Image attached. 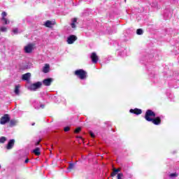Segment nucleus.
<instances>
[{
    "label": "nucleus",
    "instance_id": "423d86ee",
    "mask_svg": "<svg viewBox=\"0 0 179 179\" xmlns=\"http://www.w3.org/2000/svg\"><path fill=\"white\" fill-rule=\"evenodd\" d=\"M78 40V37L75 35H71L67 38V44H73Z\"/></svg>",
    "mask_w": 179,
    "mask_h": 179
},
{
    "label": "nucleus",
    "instance_id": "4468645a",
    "mask_svg": "<svg viewBox=\"0 0 179 179\" xmlns=\"http://www.w3.org/2000/svg\"><path fill=\"white\" fill-rule=\"evenodd\" d=\"M130 113H133L134 114H136L137 115H139V114H142V110L138 109V108H136L134 110L131 109Z\"/></svg>",
    "mask_w": 179,
    "mask_h": 179
},
{
    "label": "nucleus",
    "instance_id": "cd10ccee",
    "mask_svg": "<svg viewBox=\"0 0 179 179\" xmlns=\"http://www.w3.org/2000/svg\"><path fill=\"white\" fill-rule=\"evenodd\" d=\"M123 176L124 175L122 173H118L117 174V179H122Z\"/></svg>",
    "mask_w": 179,
    "mask_h": 179
},
{
    "label": "nucleus",
    "instance_id": "9b49d317",
    "mask_svg": "<svg viewBox=\"0 0 179 179\" xmlns=\"http://www.w3.org/2000/svg\"><path fill=\"white\" fill-rule=\"evenodd\" d=\"M44 25L45 27H52V26H55V21L48 20L45 22Z\"/></svg>",
    "mask_w": 179,
    "mask_h": 179
},
{
    "label": "nucleus",
    "instance_id": "0eeeda50",
    "mask_svg": "<svg viewBox=\"0 0 179 179\" xmlns=\"http://www.w3.org/2000/svg\"><path fill=\"white\" fill-rule=\"evenodd\" d=\"M90 58L93 64H97V62H99V56H97V54H96V52H92L90 55Z\"/></svg>",
    "mask_w": 179,
    "mask_h": 179
},
{
    "label": "nucleus",
    "instance_id": "473e14b6",
    "mask_svg": "<svg viewBox=\"0 0 179 179\" xmlns=\"http://www.w3.org/2000/svg\"><path fill=\"white\" fill-rule=\"evenodd\" d=\"M91 136H92V138H96L95 135H92Z\"/></svg>",
    "mask_w": 179,
    "mask_h": 179
},
{
    "label": "nucleus",
    "instance_id": "a878e982",
    "mask_svg": "<svg viewBox=\"0 0 179 179\" xmlns=\"http://www.w3.org/2000/svg\"><path fill=\"white\" fill-rule=\"evenodd\" d=\"M178 176V175L177 173H171L169 175V177H171V178H174V177H177Z\"/></svg>",
    "mask_w": 179,
    "mask_h": 179
},
{
    "label": "nucleus",
    "instance_id": "2eb2a0df",
    "mask_svg": "<svg viewBox=\"0 0 179 179\" xmlns=\"http://www.w3.org/2000/svg\"><path fill=\"white\" fill-rule=\"evenodd\" d=\"M43 72L44 73H48L50 72V64H45L43 69Z\"/></svg>",
    "mask_w": 179,
    "mask_h": 179
},
{
    "label": "nucleus",
    "instance_id": "f3484780",
    "mask_svg": "<svg viewBox=\"0 0 179 179\" xmlns=\"http://www.w3.org/2000/svg\"><path fill=\"white\" fill-rule=\"evenodd\" d=\"M33 153L36 155V156H40L41 155V152H40V148H36L33 150Z\"/></svg>",
    "mask_w": 179,
    "mask_h": 179
},
{
    "label": "nucleus",
    "instance_id": "a211bd4d",
    "mask_svg": "<svg viewBox=\"0 0 179 179\" xmlns=\"http://www.w3.org/2000/svg\"><path fill=\"white\" fill-rule=\"evenodd\" d=\"M120 173V169H113V171L111 173V177H115Z\"/></svg>",
    "mask_w": 179,
    "mask_h": 179
},
{
    "label": "nucleus",
    "instance_id": "dca6fc26",
    "mask_svg": "<svg viewBox=\"0 0 179 179\" xmlns=\"http://www.w3.org/2000/svg\"><path fill=\"white\" fill-rule=\"evenodd\" d=\"M71 26L72 27V29H75L76 27V23L78 22V18H73L71 20Z\"/></svg>",
    "mask_w": 179,
    "mask_h": 179
},
{
    "label": "nucleus",
    "instance_id": "c9c22d12",
    "mask_svg": "<svg viewBox=\"0 0 179 179\" xmlns=\"http://www.w3.org/2000/svg\"><path fill=\"white\" fill-rule=\"evenodd\" d=\"M0 169H1V165H0Z\"/></svg>",
    "mask_w": 179,
    "mask_h": 179
},
{
    "label": "nucleus",
    "instance_id": "7c9ffc66",
    "mask_svg": "<svg viewBox=\"0 0 179 179\" xmlns=\"http://www.w3.org/2000/svg\"><path fill=\"white\" fill-rule=\"evenodd\" d=\"M24 163H25V164L29 163V159H25Z\"/></svg>",
    "mask_w": 179,
    "mask_h": 179
},
{
    "label": "nucleus",
    "instance_id": "6ab92c4d",
    "mask_svg": "<svg viewBox=\"0 0 179 179\" xmlns=\"http://www.w3.org/2000/svg\"><path fill=\"white\" fill-rule=\"evenodd\" d=\"M75 169V164L70 163L69 167L67 168L68 171H71V170H73Z\"/></svg>",
    "mask_w": 179,
    "mask_h": 179
},
{
    "label": "nucleus",
    "instance_id": "7ed1b4c3",
    "mask_svg": "<svg viewBox=\"0 0 179 179\" xmlns=\"http://www.w3.org/2000/svg\"><path fill=\"white\" fill-rule=\"evenodd\" d=\"M33 51H34V44L28 43L24 46V52H25V54H31Z\"/></svg>",
    "mask_w": 179,
    "mask_h": 179
},
{
    "label": "nucleus",
    "instance_id": "6e6552de",
    "mask_svg": "<svg viewBox=\"0 0 179 179\" xmlns=\"http://www.w3.org/2000/svg\"><path fill=\"white\" fill-rule=\"evenodd\" d=\"M13 146H15V139H11L6 145V150H10V149H13Z\"/></svg>",
    "mask_w": 179,
    "mask_h": 179
},
{
    "label": "nucleus",
    "instance_id": "4be33fe9",
    "mask_svg": "<svg viewBox=\"0 0 179 179\" xmlns=\"http://www.w3.org/2000/svg\"><path fill=\"white\" fill-rule=\"evenodd\" d=\"M0 31L6 32L8 31V28L6 27H0Z\"/></svg>",
    "mask_w": 179,
    "mask_h": 179
},
{
    "label": "nucleus",
    "instance_id": "39448f33",
    "mask_svg": "<svg viewBox=\"0 0 179 179\" xmlns=\"http://www.w3.org/2000/svg\"><path fill=\"white\" fill-rule=\"evenodd\" d=\"M10 120V117H9V115H4L0 119V124L1 125H5L7 122H9Z\"/></svg>",
    "mask_w": 179,
    "mask_h": 179
},
{
    "label": "nucleus",
    "instance_id": "9d476101",
    "mask_svg": "<svg viewBox=\"0 0 179 179\" xmlns=\"http://www.w3.org/2000/svg\"><path fill=\"white\" fill-rule=\"evenodd\" d=\"M151 122H152V124L155 125H160L162 120H160V117H152Z\"/></svg>",
    "mask_w": 179,
    "mask_h": 179
},
{
    "label": "nucleus",
    "instance_id": "c85d7f7f",
    "mask_svg": "<svg viewBox=\"0 0 179 179\" xmlns=\"http://www.w3.org/2000/svg\"><path fill=\"white\" fill-rule=\"evenodd\" d=\"M69 129H70L69 127H64V132H68L69 131Z\"/></svg>",
    "mask_w": 179,
    "mask_h": 179
},
{
    "label": "nucleus",
    "instance_id": "f704fd0d",
    "mask_svg": "<svg viewBox=\"0 0 179 179\" xmlns=\"http://www.w3.org/2000/svg\"><path fill=\"white\" fill-rule=\"evenodd\" d=\"M79 138H82V137L79 136Z\"/></svg>",
    "mask_w": 179,
    "mask_h": 179
},
{
    "label": "nucleus",
    "instance_id": "f8f14e48",
    "mask_svg": "<svg viewBox=\"0 0 179 179\" xmlns=\"http://www.w3.org/2000/svg\"><path fill=\"white\" fill-rule=\"evenodd\" d=\"M52 78H47L43 80V84L45 86H50L51 85V83L52 82Z\"/></svg>",
    "mask_w": 179,
    "mask_h": 179
},
{
    "label": "nucleus",
    "instance_id": "20e7f679",
    "mask_svg": "<svg viewBox=\"0 0 179 179\" xmlns=\"http://www.w3.org/2000/svg\"><path fill=\"white\" fill-rule=\"evenodd\" d=\"M155 117H156V114H155L153 111H152L151 110H148L146 111L145 116L146 121L150 122L152 121V118H155Z\"/></svg>",
    "mask_w": 179,
    "mask_h": 179
},
{
    "label": "nucleus",
    "instance_id": "bb28decb",
    "mask_svg": "<svg viewBox=\"0 0 179 179\" xmlns=\"http://www.w3.org/2000/svg\"><path fill=\"white\" fill-rule=\"evenodd\" d=\"M13 33H14V34H17V33H19V30L17 29V28H15L14 29H13Z\"/></svg>",
    "mask_w": 179,
    "mask_h": 179
},
{
    "label": "nucleus",
    "instance_id": "72a5a7b5",
    "mask_svg": "<svg viewBox=\"0 0 179 179\" xmlns=\"http://www.w3.org/2000/svg\"><path fill=\"white\" fill-rule=\"evenodd\" d=\"M36 123H32V126H34Z\"/></svg>",
    "mask_w": 179,
    "mask_h": 179
},
{
    "label": "nucleus",
    "instance_id": "c756f323",
    "mask_svg": "<svg viewBox=\"0 0 179 179\" xmlns=\"http://www.w3.org/2000/svg\"><path fill=\"white\" fill-rule=\"evenodd\" d=\"M40 142H41V140H39L38 141L35 143V146H38L40 145Z\"/></svg>",
    "mask_w": 179,
    "mask_h": 179
},
{
    "label": "nucleus",
    "instance_id": "2f4dec72",
    "mask_svg": "<svg viewBox=\"0 0 179 179\" xmlns=\"http://www.w3.org/2000/svg\"><path fill=\"white\" fill-rule=\"evenodd\" d=\"M90 135H94V134H93V132L90 131Z\"/></svg>",
    "mask_w": 179,
    "mask_h": 179
},
{
    "label": "nucleus",
    "instance_id": "5701e85b",
    "mask_svg": "<svg viewBox=\"0 0 179 179\" xmlns=\"http://www.w3.org/2000/svg\"><path fill=\"white\" fill-rule=\"evenodd\" d=\"M136 34L138 35V36H141L142 34H143V30L141 29H137L136 31Z\"/></svg>",
    "mask_w": 179,
    "mask_h": 179
},
{
    "label": "nucleus",
    "instance_id": "b1692460",
    "mask_svg": "<svg viewBox=\"0 0 179 179\" xmlns=\"http://www.w3.org/2000/svg\"><path fill=\"white\" fill-rule=\"evenodd\" d=\"M6 141V137H1L0 138V143H5V142Z\"/></svg>",
    "mask_w": 179,
    "mask_h": 179
},
{
    "label": "nucleus",
    "instance_id": "f03ea898",
    "mask_svg": "<svg viewBox=\"0 0 179 179\" xmlns=\"http://www.w3.org/2000/svg\"><path fill=\"white\" fill-rule=\"evenodd\" d=\"M75 75L78 76V78H79L80 79L83 80V79H86L87 73L83 69H79L75 71Z\"/></svg>",
    "mask_w": 179,
    "mask_h": 179
},
{
    "label": "nucleus",
    "instance_id": "393cba45",
    "mask_svg": "<svg viewBox=\"0 0 179 179\" xmlns=\"http://www.w3.org/2000/svg\"><path fill=\"white\" fill-rule=\"evenodd\" d=\"M80 131H82V128L78 127L77 129H75L74 134H79V132H80Z\"/></svg>",
    "mask_w": 179,
    "mask_h": 179
},
{
    "label": "nucleus",
    "instance_id": "ddd939ff",
    "mask_svg": "<svg viewBox=\"0 0 179 179\" xmlns=\"http://www.w3.org/2000/svg\"><path fill=\"white\" fill-rule=\"evenodd\" d=\"M30 78H31V73H27L22 76V80H30Z\"/></svg>",
    "mask_w": 179,
    "mask_h": 179
},
{
    "label": "nucleus",
    "instance_id": "aec40b11",
    "mask_svg": "<svg viewBox=\"0 0 179 179\" xmlns=\"http://www.w3.org/2000/svg\"><path fill=\"white\" fill-rule=\"evenodd\" d=\"M17 124V122L16 120H10L9 123V127H15Z\"/></svg>",
    "mask_w": 179,
    "mask_h": 179
},
{
    "label": "nucleus",
    "instance_id": "1a4fd4ad",
    "mask_svg": "<svg viewBox=\"0 0 179 179\" xmlns=\"http://www.w3.org/2000/svg\"><path fill=\"white\" fill-rule=\"evenodd\" d=\"M6 12H3L1 14L2 18L1 20L4 24H9L10 21L6 19Z\"/></svg>",
    "mask_w": 179,
    "mask_h": 179
},
{
    "label": "nucleus",
    "instance_id": "412c9836",
    "mask_svg": "<svg viewBox=\"0 0 179 179\" xmlns=\"http://www.w3.org/2000/svg\"><path fill=\"white\" fill-rule=\"evenodd\" d=\"M19 89H20V85H16L15 88V94H17V95L19 94V93H20Z\"/></svg>",
    "mask_w": 179,
    "mask_h": 179
},
{
    "label": "nucleus",
    "instance_id": "f257e3e1",
    "mask_svg": "<svg viewBox=\"0 0 179 179\" xmlns=\"http://www.w3.org/2000/svg\"><path fill=\"white\" fill-rule=\"evenodd\" d=\"M43 86V83L41 82H36L34 84L30 85L28 87V90H31V92H36V90H38V89H40Z\"/></svg>",
    "mask_w": 179,
    "mask_h": 179
}]
</instances>
